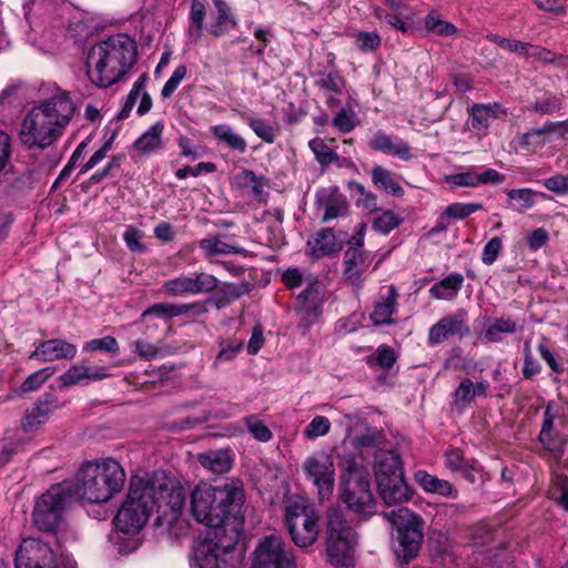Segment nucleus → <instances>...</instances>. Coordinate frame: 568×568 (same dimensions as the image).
Masks as SVG:
<instances>
[{
    "instance_id": "nucleus-39",
    "label": "nucleus",
    "mask_w": 568,
    "mask_h": 568,
    "mask_svg": "<svg viewBox=\"0 0 568 568\" xmlns=\"http://www.w3.org/2000/svg\"><path fill=\"white\" fill-rule=\"evenodd\" d=\"M415 478L420 487L428 493H434L446 497L456 495V489L448 480L439 479L436 476L428 474L427 471L418 470L415 474Z\"/></svg>"
},
{
    "instance_id": "nucleus-41",
    "label": "nucleus",
    "mask_w": 568,
    "mask_h": 568,
    "mask_svg": "<svg viewBox=\"0 0 568 568\" xmlns=\"http://www.w3.org/2000/svg\"><path fill=\"white\" fill-rule=\"evenodd\" d=\"M197 307V304H170V303H158L149 308H146L141 317L145 318L148 316H156L164 320H170L172 317L181 316L187 314L193 308Z\"/></svg>"
},
{
    "instance_id": "nucleus-9",
    "label": "nucleus",
    "mask_w": 568,
    "mask_h": 568,
    "mask_svg": "<svg viewBox=\"0 0 568 568\" xmlns=\"http://www.w3.org/2000/svg\"><path fill=\"white\" fill-rule=\"evenodd\" d=\"M357 535L346 523L343 513L331 508L327 514L326 552L335 566L348 567L354 558Z\"/></svg>"
},
{
    "instance_id": "nucleus-45",
    "label": "nucleus",
    "mask_w": 568,
    "mask_h": 568,
    "mask_svg": "<svg viewBox=\"0 0 568 568\" xmlns=\"http://www.w3.org/2000/svg\"><path fill=\"white\" fill-rule=\"evenodd\" d=\"M516 321L510 317L495 318L484 331L483 337L487 342H499L503 334H513L517 331Z\"/></svg>"
},
{
    "instance_id": "nucleus-24",
    "label": "nucleus",
    "mask_w": 568,
    "mask_h": 568,
    "mask_svg": "<svg viewBox=\"0 0 568 568\" xmlns=\"http://www.w3.org/2000/svg\"><path fill=\"white\" fill-rule=\"evenodd\" d=\"M343 263L345 278L352 284H359L369 265V253L358 247H348L344 253Z\"/></svg>"
},
{
    "instance_id": "nucleus-60",
    "label": "nucleus",
    "mask_w": 568,
    "mask_h": 568,
    "mask_svg": "<svg viewBox=\"0 0 568 568\" xmlns=\"http://www.w3.org/2000/svg\"><path fill=\"white\" fill-rule=\"evenodd\" d=\"M316 84L328 92L338 93L342 91L344 81L337 72L321 73Z\"/></svg>"
},
{
    "instance_id": "nucleus-22",
    "label": "nucleus",
    "mask_w": 568,
    "mask_h": 568,
    "mask_svg": "<svg viewBox=\"0 0 568 568\" xmlns=\"http://www.w3.org/2000/svg\"><path fill=\"white\" fill-rule=\"evenodd\" d=\"M317 200L323 210V222L345 216L348 213L347 200L336 187L320 191Z\"/></svg>"
},
{
    "instance_id": "nucleus-7",
    "label": "nucleus",
    "mask_w": 568,
    "mask_h": 568,
    "mask_svg": "<svg viewBox=\"0 0 568 568\" xmlns=\"http://www.w3.org/2000/svg\"><path fill=\"white\" fill-rule=\"evenodd\" d=\"M239 528L209 530L194 549V560L199 568H235V547Z\"/></svg>"
},
{
    "instance_id": "nucleus-4",
    "label": "nucleus",
    "mask_w": 568,
    "mask_h": 568,
    "mask_svg": "<svg viewBox=\"0 0 568 568\" xmlns=\"http://www.w3.org/2000/svg\"><path fill=\"white\" fill-rule=\"evenodd\" d=\"M164 488L163 474L133 476L128 494L114 517L115 527L126 535L138 534L155 511L160 513L159 494Z\"/></svg>"
},
{
    "instance_id": "nucleus-33",
    "label": "nucleus",
    "mask_w": 568,
    "mask_h": 568,
    "mask_svg": "<svg viewBox=\"0 0 568 568\" xmlns=\"http://www.w3.org/2000/svg\"><path fill=\"white\" fill-rule=\"evenodd\" d=\"M488 387L487 381L474 384L471 379L464 378L454 392V406L458 409L468 407L476 397L486 396Z\"/></svg>"
},
{
    "instance_id": "nucleus-20",
    "label": "nucleus",
    "mask_w": 568,
    "mask_h": 568,
    "mask_svg": "<svg viewBox=\"0 0 568 568\" xmlns=\"http://www.w3.org/2000/svg\"><path fill=\"white\" fill-rule=\"evenodd\" d=\"M105 367H89L84 365L74 364L59 377V384L63 388H69L74 385H87L90 382L101 381L110 377Z\"/></svg>"
},
{
    "instance_id": "nucleus-6",
    "label": "nucleus",
    "mask_w": 568,
    "mask_h": 568,
    "mask_svg": "<svg viewBox=\"0 0 568 568\" xmlns=\"http://www.w3.org/2000/svg\"><path fill=\"white\" fill-rule=\"evenodd\" d=\"M395 529L393 550L396 559L408 565L418 557L424 541V519L406 507L384 513Z\"/></svg>"
},
{
    "instance_id": "nucleus-12",
    "label": "nucleus",
    "mask_w": 568,
    "mask_h": 568,
    "mask_svg": "<svg viewBox=\"0 0 568 568\" xmlns=\"http://www.w3.org/2000/svg\"><path fill=\"white\" fill-rule=\"evenodd\" d=\"M252 568H297L295 555L282 537H264L254 550Z\"/></svg>"
},
{
    "instance_id": "nucleus-13",
    "label": "nucleus",
    "mask_w": 568,
    "mask_h": 568,
    "mask_svg": "<svg viewBox=\"0 0 568 568\" xmlns=\"http://www.w3.org/2000/svg\"><path fill=\"white\" fill-rule=\"evenodd\" d=\"M217 284L219 280L214 275L201 272L169 280L162 290L171 296L197 295L214 291Z\"/></svg>"
},
{
    "instance_id": "nucleus-63",
    "label": "nucleus",
    "mask_w": 568,
    "mask_h": 568,
    "mask_svg": "<svg viewBox=\"0 0 568 568\" xmlns=\"http://www.w3.org/2000/svg\"><path fill=\"white\" fill-rule=\"evenodd\" d=\"M243 347V341L242 339H227L223 341L220 344V352L217 354V359L221 361H232L236 357V355L240 353V351Z\"/></svg>"
},
{
    "instance_id": "nucleus-10",
    "label": "nucleus",
    "mask_w": 568,
    "mask_h": 568,
    "mask_svg": "<svg viewBox=\"0 0 568 568\" xmlns=\"http://www.w3.org/2000/svg\"><path fill=\"white\" fill-rule=\"evenodd\" d=\"M286 525L294 544L301 548L312 546L318 537V513L304 501L291 503L286 507Z\"/></svg>"
},
{
    "instance_id": "nucleus-55",
    "label": "nucleus",
    "mask_w": 568,
    "mask_h": 568,
    "mask_svg": "<svg viewBox=\"0 0 568 568\" xmlns=\"http://www.w3.org/2000/svg\"><path fill=\"white\" fill-rule=\"evenodd\" d=\"M483 209V204L480 203H460L456 202L448 205L444 212V214L448 217L453 219H466L473 213L480 211Z\"/></svg>"
},
{
    "instance_id": "nucleus-26",
    "label": "nucleus",
    "mask_w": 568,
    "mask_h": 568,
    "mask_svg": "<svg viewBox=\"0 0 568 568\" xmlns=\"http://www.w3.org/2000/svg\"><path fill=\"white\" fill-rule=\"evenodd\" d=\"M342 241L337 240L332 229H325L307 241V254L321 258L342 250Z\"/></svg>"
},
{
    "instance_id": "nucleus-25",
    "label": "nucleus",
    "mask_w": 568,
    "mask_h": 568,
    "mask_svg": "<svg viewBox=\"0 0 568 568\" xmlns=\"http://www.w3.org/2000/svg\"><path fill=\"white\" fill-rule=\"evenodd\" d=\"M164 122L162 120L153 123L133 143V149L142 155L150 156L165 148L163 139Z\"/></svg>"
},
{
    "instance_id": "nucleus-1",
    "label": "nucleus",
    "mask_w": 568,
    "mask_h": 568,
    "mask_svg": "<svg viewBox=\"0 0 568 568\" xmlns=\"http://www.w3.org/2000/svg\"><path fill=\"white\" fill-rule=\"evenodd\" d=\"M75 104L69 92L57 89L52 97L33 106L22 121L19 131L21 143L28 149L52 145L70 123Z\"/></svg>"
},
{
    "instance_id": "nucleus-8",
    "label": "nucleus",
    "mask_w": 568,
    "mask_h": 568,
    "mask_svg": "<svg viewBox=\"0 0 568 568\" xmlns=\"http://www.w3.org/2000/svg\"><path fill=\"white\" fill-rule=\"evenodd\" d=\"M73 497L71 481H62L52 485L36 501L32 520L36 527L42 531H54L63 521V514Z\"/></svg>"
},
{
    "instance_id": "nucleus-62",
    "label": "nucleus",
    "mask_w": 568,
    "mask_h": 568,
    "mask_svg": "<svg viewBox=\"0 0 568 568\" xmlns=\"http://www.w3.org/2000/svg\"><path fill=\"white\" fill-rule=\"evenodd\" d=\"M544 186L558 195L568 194V174H555L542 181Z\"/></svg>"
},
{
    "instance_id": "nucleus-11",
    "label": "nucleus",
    "mask_w": 568,
    "mask_h": 568,
    "mask_svg": "<svg viewBox=\"0 0 568 568\" xmlns=\"http://www.w3.org/2000/svg\"><path fill=\"white\" fill-rule=\"evenodd\" d=\"M302 467L306 479L316 489L318 500L321 503L328 500L335 488L333 457L325 452H318L306 457Z\"/></svg>"
},
{
    "instance_id": "nucleus-54",
    "label": "nucleus",
    "mask_w": 568,
    "mask_h": 568,
    "mask_svg": "<svg viewBox=\"0 0 568 568\" xmlns=\"http://www.w3.org/2000/svg\"><path fill=\"white\" fill-rule=\"evenodd\" d=\"M446 182L454 186H478V178L475 166L467 168L466 171L445 176Z\"/></svg>"
},
{
    "instance_id": "nucleus-19",
    "label": "nucleus",
    "mask_w": 568,
    "mask_h": 568,
    "mask_svg": "<svg viewBox=\"0 0 568 568\" xmlns=\"http://www.w3.org/2000/svg\"><path fill=\"white\" fill-rule=\"evenodd\" d=\"M78 348L74 344L61 338H52L39 343L29 358L40 362L71 361L75 357Z\"/></svg>"
},
{
    "instance_id": "nucleus-23",
    "label": "nucleus",
    "mask_w": 568,
    "mask_h": 568,
    "mask_svg": "<svg viewBox=\"0 0 568 568\" xmlns=\"http://www.w3.org/2000/svg\"><path fill=\"white\" fill-rule=\"evenodd\" d=\"M554 419L555 414L551 410V406L547 405L538 439L545 449L552 453L556 457H560L564 453L566 438L555 428Z\"/></svg>"
},
{
    "instance_id": "nucleus-38",
    "label": "nucleus",
    "mask_w": 568,
    "mask_h": 568,
    "mask_svg": "<svg viewBox=\"0 0 568 568\" xmlns=\"http://www.w3.org/2000/svg\"><path fill=\"white\" fill-rule=\"evenodd\" d=\"M211 132L214 138L223 142L229 149L234 150L241 154L246 152L247 143L245 139L229 124L213 125L211 126Z\"/></svg>"
},
{
    "instance_id": "nucleus-49",
    "label": "nucleus",
    "mask_w": 568,
    "mask_h": 568,
    "mask_svg": "<svg viewBox=\"0 0 568 568\" xmlns=\"http://www.w3.org/2000/svg\"><path fill=\"white\" fill-rule=\"evenodd\" d=\"M243 422L254 439L262 443H267L272 439L273 434L271 429L256 415H248L243 418Z\"/></svg>"
},
{
    "instance_id": "nucleus-17",
    "label": "nucleus",
    "mask_w": 568,
    "mask_h": 568,
    "mask_svg": "<svg viewBox=\"0 0 568 568\" xmlns=\"http://www.w3.org/2000/svg\"><path fill=\"white\" fill-rule=\"evenodd\" d=\"M322 293L316 280H311L296 298V310L301 316L300 326L310 327L321 313Z\"/></svg>"
},
{
    "instance_id": "nucleus-2",
    "label": "nucleus",
    "mask_w": 568,
    "mask_h": 568,
    "mask_svg": "<svg viewBox=\"0 0 568 568\" xmlns=\"http://www.w3.org/2000/svg\"><path fill=\"white\" fill-rule=\"evenodd\" d=\"M244 500L243 484L237 479H231L220 487L200 483L191 494V511L210 530L232 526L239 528L237 517Z\"/></svg>"
},
{
    "instance_id": "nucleus-36",
    "label": "nucleus",
    "mask_w": 568,
    "mask_h": 568,
    "mask_svg": "<svg viewBox=\"0 0 568 568\" xmlns=\"http://www.w3.org/2000/svg\"><path fill=\"white\" fill-rule=\"evenodd\" d=\"M199 463L214 474H224L232 468L233 459L230 450H210L199 455Z\"/></svg>"
},
{
    "instance_id": "nucleus-46",
    "label": "nucleus",
    "mask_w": 568,
    "mask_h": 568,
    "mask_svg": "<svg viewBox=\"0 0 568 568\" xmlns=\"http://www.w3.org/2000/svg\"><path fill=\"white\" fill-rule=\"evenodd\" d=\"M424 24L428 32L436 36L448 37L457 32V28L453 23L440 19L436 12L428 13L425 18Z\"/></svg>"
},
{
    "instance_id": "nucleus-18",
    "label": "nucleus",
    "mask_w": 568,
    "mask_h": 568,
    "mask_svg": "<svg viewBox=\"0 0 568 568\" xmlns=\"http://www.w3.org/2000/svg\"><path fill=\"white\" fill-rule=\"evenodd\" d=\"M159 501L161 515L156 518L158 524L162 518L168 523L174 521L185 503L184 488L179 483L169 480L165 477V488L161 489Z\"/></svg>"
},
{
    "instance_id": "nucleus-53",
    "label": "nucleus",
    "mask_w": 568,
    "mask_h": 568,
    "mask_svg": "<svg viewBox=\"0 0 568 568\" xmlns=\"http://www.w3.org/2000/svg\"><path fill=\"white\" fill-rule=\"evenodd\" d=\"M402 220L393 211H384L373 221V227L383 234L390 233L400 224Z\"/></svg>"
},
{
    "instance_id": "nucleus-42",
    "label": "nucleus",
    "mask_w": 568,
    "mask_h": 568,
    "mask_svg": "<svg viewBox=\"0 0 568 568\" xmlns=\"http://www.w3.org/2000/svg\"><path fill=\"white\" fill-rule=\"evenodd\" d=\"M536 194L535 191L527 187L508 190L506 191V206L513 211L524 213L534 206Z\"/></svg>"
},
{
    "instance_id": "nucleus-28",
    "label": "nucleus",
    "mask_w": 568,
    "mask_h": 568,
    "mask_svg": "<svg viewBox=\"0 0 568 568\" xmlns=\"http://www.w3.org/2000/svg\"><path fill=\"white\" fill-rule=\"evenodd\" d=\"M377 487L381 498L387 505L407 503L413 495L404 477H393V479L378 480Z\"/></svg>"
},
{
    "instance_id": "nucleus-56",
    "label": "nucleus",
    "mask_w": 568,
    "mask_h": 568,
    "mask_svg": "<svg viewBox=\"0 0 568 568\" xmlns=\"http://www.w3.org/2000/svg\"><path fill=\"white\" fill-rule=\"evenodd\" d=\"M248 126L253 132L266 143H273L275 133L273 126L260 118H246Z\"/></svg>"
},
{
    "instance_id": "nucleus-16",
    "label": "nucleus",
    "mask_w": 568,
    "mask_h": 568,
    "mask_svg": "<svg viewBox=\"0 0 568 568\" xmlns=\"http://www.w3.org/2000/svg\"><path fill=\"white\" fill-rule=\"evenodd\" d=\"M466 315V312L458 311L454 315L440 318L429 328L428 344L434 346L453 336L463 338L468 335L470 331L467 325Z\"/></svg>"
},
{
    "instance_id": "nucleus-32",
    "label": "nucleus",
    "mask_w": 568,
    "mask_h": 568,
    "mask_svg": "<svg viewBox=\"0 0 568 568\" xmlns=\"http://www.w3.org/2000/svg\"><path fill=\"white\" fill-rule=\"evenodd\" d=\"M199 248L206 260L212 261L221 255H245L246 251L232 243L224 242L217 235H210L199 242Z\"/></svg>"
},
{
    "instance_id": "nucleus-14",
    "label": "nucleus",
    "mask_w": 568,
    "mask_h": 568,
    "mask_svg": "<svg viewBox=\"0 0 568 568\" xmlns=\"http://www.w3.org/2000/svg\"><path fill=\"white\" fill-rule=\"evenodd\" d=\"M341 499L349 510L356 514L371 516L375 513V499L369 480L342 484Z\"/></svg>"
},
{
    "instance_id": "nucleus-51",
    "label": "nucleus",
    "mask_w": 568,
    "mask_h": 568,
    "mask_svg": "<svg viewBox=\"0 0 568 568\" xmlns=\"http://www.w3.org/2000/svg\"><path fill=\"white\" fill-rule=\"evenodd\" d=\"M342 468L344 470V476L342 478V484H347L349 481H366L369 480L367 475L363 471V469L358 466L354 457H345L342 460Z\"/></svg>"
},
{
    "instance_id": "nucleus-43",
    "label": "nucleus",
    "mask_w": 568,
    "mask_h": 568,
    "mask_svg": "<svg viewBox=\"0 0 568 568\" xmlns=\"http://www.w3.org/2000/svg\"><path fill=\"white\" fill-rule=\"evenodd\" d=\"M372 181L375 186L384 190L393 196L399 197L404 194V189L395 180L393 173L381 165H376L372 170Z\"/></svg>"
},
{
    "instance_id": "nucleus-15",
    "label": "nucleus",
    "mask_w": 568,
    "mask_h": 568,
    "mask_svg": "<svg viewBox=\"0 0 568 568\" xmlns=\"http://www.w3.org/2000/svg\"><path fill=\"white\" fill-rule=\"evenodd\" d=\"M54 562L52 548L42 541H26L17 551L16 568H50Z\"/></svg>"
},
{
    "instance_id": "nucleus-34",
    "label": "nucleus",
    "mask_w": 568,
    "mask_h": 568,
    "mask_svg": "<svg viewBox=\"0 0 568 568\" xmlns=\"http://www.w3.org/2000/svg\"><path fill=\"white\" fill-rule=\"evenodd\" d=\"M385 3L389 9V13H385L386 22L402 32H407L415 17L413 8L402 0H385Z\"/></svg>"
},
{
    "instance_id": "nucleus-64",
    "label": "nucleus",
    "mask_w": 568,
    "mask_h": 568,
    "mask_svg": "<svg viewBox=\"0 0 568 568\" xmlns=\"http://www.w3.org/2000/svg\"><path fill=\"white\" fill-rule=\"evenodd\" d=\"M562 102L556 95L540 99L534 103L531 110L540 114H552L561 109Z\"/></svg>"
},
{
    "instance_id": "nucleus-57",
    "label": "nucleus",
    "mask_w": 568,
    "mask_h": 568,
    "mask_svg": "<svg viewBox=\"0 0 568 568\" xmlns=\"http://www.w3.org/2000/svg\"><path fill=\"white\" fill-rule=\"evenodd\" d=\"M145 82H146V75H141L133 84L128 98H126V101H125V104L120 113V116L121 118H126L129 112L132 110L133 105L135 104V102L138 101L139 98L142 97V93L145 89Z\"/></svg>"
},
{
    "instance_id": "nucleus-61",
    "label": "nucleus",
    "mask_w": 568,
    "mask_h": 568,
    "mask_svg": "<svg viewBox=\"0 0 568 568\" xmlns=\"http://www.w3.org/2000/svg\"><path fill=\"white\" fill-rule=\"evenodd\" d=\"M187 69L185 65H179L174 69L170 79L165 82L162 88L161 95L168 99L173 95L182 80L185 78Z\"/></svg>"
},
{
    "instance_id": "nucleus-47",
    "label": "nucleus",
    "mask_w": 568,
    "mask_h": 568,
    "mask_svg": "<svg viewBox=\"0 0 568 568\" xmlns=\"http://www.w3.org/2000/svg\"><path fill=\"white\" fill-rule=\"evenodd\" d=\"M308 146L321 165H328L338 161V155L321 138H314L308 142Z\"/></svg>"
},
{
    "instance_id": "nucleus-35",
    "label": "nucleus",
    "mask_w": 568,
    "mask_h": 568,
    "mask_svg": "<svg viewBox=\"0 0 568 568\" xmlns=\"http://www.w3.org/2000/svg\"><path fill=\"white\" fill-rule=\"evenodd\" d=\"M216 16L214 21L207 26L209 33L214 37H222L235 29L237 26L235 17L231 13L230 7L223 0H214Z\"/></svg>"
},
{
    "instance_id": "nucleus-58",
    "label": "nucleus",
    "mask_w": 568,
    "mask_h": 568,
    "mask_svg": "<svg viewBox=\"0 0 568 568\" xmlns=\"http://www.w3.org/2000/svg\"><path fill=\"white\" fill-rule=\"evenodd\" d=\"M83 349L89 352L105 351L112 354H116L119 352V344L114 337L105 336L103 338H94L89 341L83 346Z\"/></svg>"
},
{
    "instance_id": "nucleus-31",
    "label": "nucleus",
    "mask_w": 568,
    "mask_h": 568,
    "mask_svg": "<svg viewBox=\"0 0 568 568\" xmlns=\"http://www.w3.org/2000/svg\"><path fill=\"white\" fill-rule=\"evenodd\" d=\"M556 128H565V132L560 133V138H565L568 133V118L564 121L546 122L544 126L524 133L520 138L521 146L531 151L541 149L548 142L547 135L555 132Z\"/></svg>"
},
{
    "instance_id": "nucleus-44",
    "label": "nucleus",
    "mask_w": 568,
    "mask_h": 568,
    "mask_svg": "<svg viewBox=\"0 0 568 568\" xmlns=\"http://www.w3.org/2000/svg\"><path fill=\"white\" fill-rule=\"evenodd\" d=\"M206 8L202 0H192L190 9L189 38L192 42L199 41L204 30Z\"/></svg>"
},
{
    "instance_id": "nucleus-29",
    "label": "nucleus",
    "mask_w": 568,
    "mask_h": 568,
    "mask_svg": "<svg viewBox=\"0 0 568 568\" xmlns=\"http://www.w3.org/2000/svg\"><path fill=\"white\" fill-rule=\"evenodd\" d=\"M57 407V398L52 394L43 395L33 407L27 412L22 422V427L26 432H32L40 425L44 424L50 414Z\"/></svg>"
},
{
    "instance_id": "nucleus-50",
    "label": "nucleus",
    "mask_w": 568,
    "mask_h": 568,
    "mask_svg": "<svg viewBox=\"0 0 568 568\" xmlns=\"http://www.w3.org/2000/svg\"><path fill=\"white\" fill-rule=\"evenodd\" d=\"M470 125L475 130L486 129L495 118V113L489 105L474 104L470 109Z\"/></svg>"
},
{
    "instance_id": "nucleus-21",
    "label": "nucleus",
    "mask_w": 568,
    "mask_h": 568,
    "mask_svg": "<svg viewBox=\"0 0 568 568\" xmlns=\"http://www.w3.org/2000/svg\"><path fill=\"white\" fill-rule=\"evenodd\" d=\"M369 148L403 161H409L413 158L412 150L407 142L399 138H393L382 130L373 134L369 140Z\"/></svg>"
},
{
    "instance_id": "nucleus-48",
    "label": "nucleus",
    "mask_w": 568,
    "mask_h": 568,
    "mask_svg": "<svg viewBox=\"0 0 568 568\" xmlns=\"http://www.w3.org/2000/svg\"><path fill=\"white\" fill-rule=\"evenodd\" d=\"M53 367H44L30 374L14 393H30L39 389L52 375Z\"/></svg>"
},
{
    "instance_id": "nucleus-37",
    "label": "nucleus",
    "mask_w": 568,
    "mask_h": 568,
    "mask_svg": "<svg viewBox=\"0 0 568 568\" xmlns=\"http://www.w3.org/2000/svg\"><path fill=\"white\" fill-rule=\"evenodd\" d=\"M464 277L458 273H453L434 284L429 293L437 300H453L463 286Z\"/></svg>"
},
{
    "instance_id": "nucleus-5",
    "label": "nucleus",
    "mask_w": 568,
    "mask_h": 568,
    "mask_svg": "<svg viewBox=\"0 0 568 568\" xmlns=\"http://www.w3.org/2000/svg\"><path fill=\"white\" fill-rule=\"evenodd\" d=\"M125 471L113 458L83 464L75 476L73 496L89 504H101L119 494L125 483Z\"/></svg>"
},
{
    "instance_id": "nucleus-52",
    "label": "nucleus",
    "mask_w": 568,
    "mask_h": 568,
    "mask_svg": "<svg viewBox=\"0 0 568 568\" xmlns=\"http://www.w3.org/2000/svg\"><path fill=\"white\" fill-rule=\"evenodd\" d=\"M329 430V419L325 416H315L303 430V436L307 439H315L325 436Z\"/></svg>"
},
{
    "instance_id": "nucleus-27",
    "label": "nucleus",
    "mask_w": 568,
    "mask_h": 568,
    "mask_svg": "<svg viewBox=\"0 0 568 568\" xmlns=\"http://www.w3.org/2000/svg\"><path fill=\"white\" fill-rule=\"evenodd\" d=\"M397 312V291L390 285L385 293L379 295L375 307L371 314L374 325H389L394 323L393 315Z\"/></svg>"
},
{
    "instance_id": "nucleus-59",
    "label": "nucleus",
    "mask_w": 568,
    "mask_h": 568,
    "mask_svg": "<svg viewBox=\"0 0 568 568\" xmlns=\"http://www.w3.org/2000/svg\"><path fill=\"white\" fill-rule=\"evenodd\" d=\"M356 47L363 52L376 51L382 43L377 32H359L355 40Z\"/></svg>"
},
{
    "instance_id": "nucleus-30",
    "label": "nucleus",
    "mask_w": 568,
    "mask_h": 568,
    "mask_svg": "<svg viewBox=\"0 0 568 568\" xmlns=\"http://www.w3.org/2000/svg\"><path fill=\"white\" fill-rule=\"evenodd\" d=\"M374 471L376 481L404 477L399 456L393 450H379L375 455Z\"/></svg>"
},
{
    "instance_id": "nucleus-40",
    "label": "nucleus",
    "mask_w": 568,
    "mask_h": 568,
    "mask_svg": "<svg viewBox=\"0 0 568 568\" xmlns=\"http://www.w3.org/2000/svg\"><path fill=\"white\" fill-rule=\"evenodd\" d=\"M233 184L247 192L248 194H252L256 199H261L264 194L265 189V182L262 178H258L253 171L251 170H241L239 173H236L233 176Z\"/></svg>"
},
{
    "instance_id": "nucleus-3",
    "label": "nucleus",
    "mask_w": 568,
    "mask_h": 568,
    "mask_svg": "<svg viewBox=\"0 0 568 568\" xmlns=\"http://www.w3.org/2000/svg\"><path fill=\"white\" fill-rule=\"evenodd\" d=\"M136 59L135 41L118 33L91 47L85 62L87 75L92 84L110 88L132 69Z\"/></svg>"
}]
</instances>
